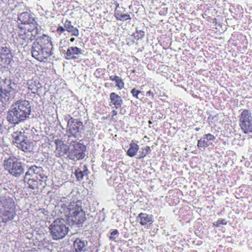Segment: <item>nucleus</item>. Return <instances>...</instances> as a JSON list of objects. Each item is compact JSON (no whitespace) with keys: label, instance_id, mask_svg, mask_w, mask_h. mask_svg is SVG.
<instances>
[{"label":"nucleus","instance_id":"obj_1","mask_svg":"<svg viewBox=\"0 0 252 252\" xmlns=\"http://www.w3.org/2000/svg\"><path fill=\"white\" fill-rule=\"evenodd\" d=\"M31 105L29 101L20 100L12 104L8 111L7 120L12 124H17L29 117Z\"/></svg>","mask_w":252,"mask_h":252},{"label":"nucleus","instance_id":"obj_2","mask_svg":"<svg viewBox=\"0 0 252 252\" xmlns=\"http://www.w3.org/2000/svg\"><path fill=\"white\" fill-rule=\"evenodd\" d=\"M38 42L33 43L32 48V56L40 62H43L45 59L52 55L53 48L52 42L49 36L44 35Z\"/></svg>","mask_w":252,"mask_h":252},{"label":"nucleus","instance_id":"obj_3","mask_svg":"<svg viewBox=\"0 0 252 252\" xmlns=\"http://www.w3.org/2000/svg\"><path fill=\"white\" fill-rule=\"evenodd\" d=\"M50 230L54 240H60L63 239L66 235L68 228L65 225L64 220L57 219L51 224Z\"/></svg>","mask_w":252,"mask_h":252},{"label":"nucleus","instance_id":"obj_4","mask_svg":"<svg viewBox=\"0 0 252 252\" xmlns=\"http://www.w3.org/2000/svg\"><path fill=\"white\" fill-rule=\"evenodd\" d=\"M68 209L73 221L76 223H81L84 221L85 214L82 209L80 201L71 202L68 205Z\"/></svg>","mask_w":252,"mask_h":252},{"label":"nucleus","instance_id":"obj_5","mask_svg":"<svg viewBox=\"0 0 252 252\" xmlns=\"http://www.w3.org/2000/svg\"><path fill=\"white\" fill-rule=\"evenodd\" d=\"M239 126L245 134L252 132V116L251 111L243 109L239 116Z\"/></svg>","mask_w":252,"mask_h":252},{"label":"nucleus","instance_id":"obj_6","mask_svg":"<svg viewBox=\"0 0 252 252\" xmlns=\"http://www.w3.org/2000/svg\"><path fill=\"white\" fill-rule=\"evenodd\" d=\"M3 165L5 170L15 177L19 176L24 171L21 163L11 158L4 160Z\"/></svg>","mask_w":252,"mask_h":252},{"label":"nucleus","instance_id":"obj_7","mask_svg":"<svg viewBox=\"0 0 252 252\" xmlns=\"http://www.w3.org/2000/svg\"><path fill=\"white\" fill-rule=\"evenodd\" d=\"M3 215L5 217L3 219V221H6L13 218L14 202L11 198L3 199L1 201Z\"/></svg>","mask_w":252,"mask_h":252},{"label":"nucleus","instance_id":"obj_8","mask_svg":"<svg viewBox=\"0 0 252 252\" xmlns=\"http://www.w3.org/2000/svg\"><path fill=\"white\" fill-rule=\"evenodd\" d=\"M85 146L80 143L74 144L70 148L68 157L71 159L78 160L83 159L85 156Z\"/></svg>","mask_w":252,"mask_h":252},{"label":"nucleus","instance_id":"obj_9","mask_svg":"<svg viewBox=\"0 0 252 252\" xmlns=\"http://www.w3.org/2000/svg\"><path fill=\"white\" fill-rule=\"evenodd\" d=\"M82 127L83 123L77 120L71 118L67 121V129L75 137L80 135V130Z\"/></svg>","mask_w":252,"mask_h":252},{"label":"nucleus","instance_id":"obj_10","mask_svg":"<svg viewBox=\"0 0 252 252\" xmlns=\"http://www.w3.org/2000/svg\"><path fill=\"white\" fill-rule=\"evenodd\" d=\"M26 174L30 176L32 178H35L39 181H42L47 177L44 174V171L41 167L35 165L31 166L26 173Z\"/></svg>","mask_w":252,"mask_h":252},{"label":"nucleus","instance_id":"obj_11","mask_svg":"<svg viewBox=\"0 0 252 252\" xmlns=\"http://www.w3.org/2000/svg\"><path fill=\"white\" fill-rule=\"evenodd\" d=\"M216 139L215 136L211 133L206 134L203 137L198 140L197 147L200 150H204L206 148L212 144Z\"/></svg>","mask_w":252,"mask_h":252},{"label":"nucleus","instance_id":"obj_12","mask_svg":"<svg viewBox=\"0 0 252 252\" xmlns=\"http://www.w3.org/2000/svg\"><path fill=\"white\" fill-rule=\"evenodd\" d=\"M83 54V51L77 47H69L65 54V58L69 60L78 59L80 55Z\"/></svg>","mask_w":252,"mask_h":252},{"label":"nucleus","instance_id":"obj_13","mask_svg":"<svg viewBox=\"0 0 252 252\" xmlns=\"http://www.w3.org/2000/svg\"><path fill=\"white\" fill-rule=\"evenodd\" d=\"M24 181L29 188L34 190L37 189L39 188L42 182L37 180L35 178H32L27 174L25 175Z\"/></svg>","mask_w":252,"mask_h":252},{"label":"nucleus","instance_id":"obj_14","mask_svg":"<svg viewBox=\"0 0 252 252\" xmlns=\"http://www.w3.org/2000/svg\"><path fill=\"white\" fill-rule=\"evenodd\" d=\"M87 241L77 239L74 242L73 247L76 252H85L87 250Z\"/></svg>","mask_w":252,"mask_h":252},{"label":"nucleus","instance_id":"obj_15","mask_svg":"<svg viewBox=\"0 0 252 252\" xmlns=\"http://www.w3.org/2000/svg\"><path fill=\"white\" fill-rule=\"evenodd\" d=\"M56 144L57 151L56 154L58 155V156H63L67 153L69 148L66 145L63 143L61 140H56Z\"/></svg>","mask_w":252,"mask_h":252},{"label":"nucleus","instance_id":"obj_16","mask_svg":"<svg viewBox=\"0 0 252 252\" xmlns=\"http://www.w3.org/2000/svg\"><path fill=\"white\" fill-rule=\"evenodd\" d=\"M18 20L24 24H33L34 18L31 17L28 12H23L18 16Z\"/></svg>","mask_w":252,"mask_h":252},{"label":"nucleus","instance_id":"obj_17","mask_svg":"<svg viewBox=\"0 0 252 252\" xmlns=\"http://www.w3.org/2000/svg\"><path fill=\"white\" fill-rule=\"evenodd\" d=\"M17 147L25 152H31L33 148L32 142L29 141L27 139H25Z\"/></svg>","mask_w":252,"mask_h":252},{"label":"nucleus","instance_id":"obj_18","mask_svg":"<svg viewBox=\"0 0 252 252\" xmlns=\"http://www.w3.org/2000/svg\"><path fill=\"white\" fill-rule=\"evenodd\" d=\"M137 220L143 225L151 224L152 222L151 216L144 213H140Z\"/></svg>","mask_w":252,"mask_h":252},{"label":"nucleus","instance_id":"obj_19","mask_svg":"<svg viewBox=\"0 0 252 252\" xmlns=\"http://www.w3.org/2000/svg\"><path fill=\"white\" fill-rule=\"evenodd\" d=\"M64 27L66 30L70 32L71 35L77 36L79 35V31L71 25V22L69 21L66 20L64 23Z\"/></svg>","mask_w":252,"mask_h":252},{"label":"nucleus","instance_id":"obj_20","mask_svg":"<svg viewBox=\"0 0 252 252\" xmlns=\"http://www.w3.org/2000/svg\"><path fill=\"white\" fill-rule=\"evenodd\" d=\"M110 97L111 102L115 105L116 108L121 107L123 101L120 96L118 95L115 93H112L110 94Z\"/></svg>","mask_w":252,"mask_h":252},{"label":"nucleus","instance_id":"obj_21","mask_svg":"<svg viewBox=\"0 0 252 252\" xmlns=\"http://www.w3.org/2000/svg\"><path fill=\"white\" fill-rule=\"evenodd\" d=\"M13 139V142L17 144V146L20 144L25 139V136L21 132L16 131L12 134Z\"/></svg>","mask_w":252,"mask_h":252},{"label":"nucleus","instance_id":"obj_22","mask_svg":"<svg viewBox=\"0 0 252 252\" xmlns=\"http://www.w3.org/2000/svg\"><path fill=\"white\" fill-rule=\"evenodd\" d=\"M139 149V146L135 143H131L130 148L127 152V155L132 157L134 156Z\"/></svg>","mask_w":252,"mask_h":252},{"label":"nucleus","instance_id":"obj_23","mask_svg":"<svg viewBox=\"0 0 252 252\" xmlns=\"http://www.w3.org/2000/svg\"><path fill=\"white\" fill-rule=\"evenodd\" d=\"M28 84L29 89L32 91L33 93L37 92L38 89L40 87V85L39 82L37 83V85H36V82L35 81H29Z\"/></svg>","mask_w":252,"mask_h":252},{"label":"nucleus","instance_id":"obj_24","mask_svg":"<svg viewBox=\"0 0 252 252\" xmlns=\"http://www.w3.org/2000/svg\"><path fill=\"white\" fill-rule=\"evenodd\" d=\"M88 170L85 166H84L83 170L78 169L76 171V176L78 180H82L85 176L88 175Z\"/></svg>","mask_w":252,"mask_h":252},{"label":"nucleus","instance_id":"obj_25","mask_svg":"<svg viewBox=\"0 0 252 252\" xmlns=\"http://www.w3.org/2000/svg\"><path fill=\"white\" fill-rule=\"evenodd\" d=\"M115 15L117 19L118 20L126 21L127 19H130L129 15L120 13L119 11H117L116 9Z\"/></svg>","mask_w":252,"mask_h":252},{"label":"nucleus","instance_id":"obj_26","mask_svg":"<svg viewBox=\"0 0 252 252\" xmlns=\"http://www.w3.org/2000/svg\"><path fill=\"white\" fill-rule=\"evenodd\" d=\"M4 82L5 84H7V87H8L7 90H6V89H4V90L3 91L4 92H7L10 91L11 93L12 91L14 90L13 87L15 86V84L14 83L11 84V83L10 82V80L5 79Z\"/></svg>","mask_w":252,"mask_h":252},{"label":"nucleus","instance_id":"obj_27","mask_svg":"<svg viewBox=\"0 0 252 252\" xmlns=\"http://www.w3.org/2000/svg\"><path fill=\"white\" fill-rule=\"evenodd\" d=\"M116 86L118 87L119 90H122L124 87V83L121 79V78L119 77L116 80Z\"/></svg>","mask_w":252,"mask_h":252},{"label":"nucleus","instance_id":"obj_28","mask_svg":"<svg viewBox=\"0 0 252 252\" xmlns=\"http://www.w3.org/2000/svg\"><path fill=\"white\" fill-rule=\"evenodd\" d=\"M227 221L223 219H219L217 221L213 223V225L215 226H219L220 225H226Z\"/></svg>","mask_w":252,"mask_h":252},{"label":"nucleus","instance_id":"obj_29","mask_svg":"<svg viewBox=\"0 0 252 252\" xmlns=\"http://www.w3.org/2000/svg\"><path fill=\"white\" fill-rule=\"evenodd\" d=\"M151 152V148L149 146H146L143 149V152L141 156L142 158L145 157L147 155L149 154Z\"/></svg>","mask_w":252,"mask_h":252},{"label":"nucleus","instance_id":"obj_30","mask_svg":"<svg viewBox=\"0 0 252 252\" xmlns=\"http://www.w3.org/2000/svg\"><path fill=\"white\" fill-rule=\"evenodd\" d=\"M141 92L139 91L138 90H135V89H133L131 90V93L132 94V95L134 96H136L137 98H138V95L139 93H140Z\"/></svg>","mask_w":252,"mask_h":252},{"label":"nucleus","instance_id":"obj_31","mask_svg":"<svg viewBox=\"0 0 252 252\" xmlns=\"http://www.w3.org/2000/svg\"><path fill=\"white\" fill-rule=\"evenodd\" d=\"M1 51L2 54H8L10 51L7 47H5L4 48H2Z\"/></svg>","mask_w":252,"mask_h":252},{"label":"nucleus","instance_id":"obj_32","mask_svg":"<svg viewBox=\"0 0 252 252\" xmlns=\"http://www.w3.org/2000/svg\"><path fill=\"white\" fill-rule=\"evenodd\" d=\"M65 28L64 27H63L62 26H60L57 29V31L58 32H60V34H61L62 32H63L65 30Z\"/></svg>","mask_w":252,"mask_h":252},{"label":"nucleus","instance_id":"obj_33","mask_svg":"<svg viewBox=\"0 0 252 252\" xmlns=\"http://www.w3.org/2000/svg\"><path fill=\"white\" fill-rule=\"evenodd\" d=\"M119 76L114 75V76H110V79L112 81H116V80L118 78Z\"/></svg>","mask_w":252,"mask_h":252},{"label":"nucleus","instance_id":"obj_34","mask_svg":"<svg viewBox=\"0 0 252 252\" xmlns=\"http://www.w3.org/2000/svg\"><path fill=\"white\" fill-rule=\"evenodd\" d=\"M118 233V231L117 229L114 230L111 233V235H115Z\"/></svg>","mask_w":252,"mask_h":252},{"label":"nucleus","instance_id":"obj_35","mask_svg":"<svg viewBox=\"0 0 252 252\" xmlns=\"http://www.w3.org/2000/svg\"><path fill=\"white\" fill-rule=\"evenodd\" d=\"M3 212L2 210V209H0V218H2V219L4 218L5 217L3 215Z\"/></svg>","mask_w":252,"mask_h":252},{"label":"nucleus","instance_id":"obj_36","mask_svg":"<svg viewBox=\"0 0 252 252\" xmlns=\"http://www.w3.org/2000/svg\"><path fill=\"white\" fill-rule=\"evenodd\" d=\"M109 238V239L111 241H114L116 239V237H113V235L110 236Z\"/></svg>","mask_w":252,"mask_h":252},{"label":"nucleus","instance_id":"obj_37","mask_svg":"<svg viewBox=\"0 0 252 252\" xmlns=\"http://www.w3.org/2000/svg\"><path fill=\"white\" fill-rule=\"evenodd\" d=\"M147 93L149 94H152V95H153V93L152 92H151V91H148Z\"/></svg>","mask_w":252,"mask_h":252},{"label":"nucleus","instance_id":"obj_38","mask_svg":"<svg viewBox=\"0 0 252 252\" xmlns=\"http://www.w3.org/2000/svg\"><path fill=\"white\" fill-rule=\"evenodd\" d=\"M71 42H73L75 40V38L74 37H72L70 39Z\"/></svg>","mask_w":252,"mask_h":252},{"label":"nucleus","instance_id":"obj_39","mask_svg":"<svg viewBox=\"0 0 252 252\" xmlns=\"http://www.w3.org/2000/svg\"><path fill=\"white\" fill-rule=\"evenodd\" d=\"M195 130L196 131H199V130H200V128H199V127H196V128H195Z\"/></svg>","mask_w":252,"mask_h":252},{"label":"nucleus","instance_id":"obj_40","mask_svg":"<svg viewBox=\"0 0 252 252\" xmlns=\"http://www.w3.org/2000/svg\"><path fill=\"white\" fill-rule=\"evenodd\" d=\"M35 30H36V32H37V31H38V29L36 27H35Z\"/></svg>","mask_w":252,"mask_h":252},{"label":"nucleus","instance_id":"obj_41","mask_svg":"<svg viewBox=\"0 0 252 252\" xmlns=\"http://www.w3.org/2000/svg\"><path fill=\"white\" fill-rule=\"evenodd\" d=\"M149 123L150 124H152V122L150 121H149Z\"/></svg>","mask_w":252,"mask_h":252}]
</instances>
